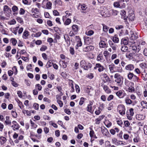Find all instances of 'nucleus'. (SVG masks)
<instances>
[{"instance_id": "obj_54", "label": "nucleus", "mask_w": 147, "mask_h": 147, "mask_svg": "<svg viewBox=\"0 0 147 147\" xmlns=\"http://www.w3.org/2000/svg\"><path fill=\"white\" fill-rule=\"evenodd\" d=\"M115 28L117 30H120L121 28H123V26L122 25H117L115 26Z\"/></svg>"}, {"instance_id": "obj_29", "label": "nucleus", "mask_w": 147, "mask_h": 147, "mask_svg": "<svg viewBox=\"0 0 147 147\" xmlns=\"http://www.w3.org/2000/svg\"><path fill=\"white\" fill-rule=\"evenodd\" d=\"M114 66V65L113 64H111L109 65L110 70L111 73H113L114 72L113 69Z\"/></svg>"}, {"instance_id": "obj_47", "label": "nucleus", "mask_w": 147, "mask_h": 147, "mask_svg": "<svg viewBox=\"0 0 147 147\" xmlns=\"http://www.w3.org/2000/svg\"><path fill=\"white\" fill-rule=\"evenodd\" d=\"M143 27L144 29L147 30V20H144V24Z\"/></svg>"}, {"instance_id": "obj_38", "label": "nucleus", "mask_w": 147, "mask_h": 147, "mask_svg": "<svg viewBox=\"0 0 147 147\" xmlns=\"http://www.w3.org/2000/svg\"><path fill=\"white\" fill-rule=\"evenodd\" d=\"M11 41L13 45H15L17 42V40L14 38H11Z\"/></svg>"}, {"instance_id": "obj_56", "label": "nucleus", "mask_w": 147, "mask_h": 147, "mask_svg": "<svg viewBox=\"0 0 147 147\" xmlns=\"http://www.w3.org/2000/svg\"><path fill=\"white\" fill-rule=\"evenodd\" d=\"M117 124L120 126H121L123 124V122L120 119H119V120L117 121Z\"/></svg>"}, {"instance_id": "obj_58", "label": "nucleus", "mask_w": 147, "mask_h": 147, "mask_svg": "<svg viewBox=\"0 0 147 147\" xmlns=\"http://www.w3.org/2000/svg\"><path fill=\"white\" fill-rule=\"evenodd\" d=\"M25 10L23 8H21L19 11V13L20 14L23 15L25 13Z\"/></svg>"}, {"instance_id": "obj_22", "label": "nucleus", "mask_w": 147, "mask_h": 147, "mask_svg": "<svg viewBox=\"0 0 147 147\" xmlns=\"http://www.w3.org/2000/svg\"><path fill=\"white\" fill-rule=\"evenodd\" d=\"M128 49V47L125 45L122 46L121 48V51L124 52H126Z\"/></svg>"}, {"instance_id": "obj_10", "label": "nucleus", "mask_w": 147, "mask_h": 147, "mask_svg": "<svg viewBox=\"0 0 147 147\" xmlns=\"http://www.w3.org/2000/svg\"><path fill=\"white\" fill-rule=\"evenodd\" d=\"M123 79V78L121 77L115 79V81L118 84V85L121 86L122 84Z\"/></svg>"}, {"instance_id": "obj_37", "label": "nucleus", "mask_w": 147, "mask_h": 147, "mask_svg": "<svg viewBox=\"0 0 147 147\" xmlns=\"http://www.w3.org/2000/svg\"><path fill=\"white\" fill-rule=\"evenodd\" d=\"M103 31L105 32H107L109 29L108 27L106 25H105L104 24H103Z\"/></svg>"}, {"instance_id": "obj_48", "label": "nucleus", "mask_w": 147, "mask_h": 147, "mask_svg": "<svg viewBox=\"0 0 147 147\" xmlns=\"http://www.w3.org/2000/svg\"><path fill=\"white\" fill-rule=\"evenodd\" d=\"M94 33V31L92 30H90L88 31L87 33V35L88 36H90L92 35Z\"/></svg>"}, {"instance_id": "obj_52", "label": "nucleus", "mask_w": 147, "mask_h": 147, "mask_svg": "<svg viewBox=\"0 0 147 147\" xmlns=\"http://www.w3.org/2000/svg\"><path fill=\"white\" fill-rule=\"evenodd\" d=\"M33 107L36 110H38L39 108V105L37 103H34L33 105Z\"/></svg>"}, {"instance_id": "obj_4", "label": "nucleus", "mask_w": 147, "mask_h": 147, "mask_svg": "<svg viewBox=\"0 0 147 147\" xmlns=\"http://www.w3.org/2000/svg\"><path fill=\"white\" fill-rule=\"evenodd\" d=\"M3 11L5 13L7 14L8 15H9V14L11 13V9L7 5L4 6L3 7Z\"/></svg>"}, {"instance_id": "obj_20", "label": "nucleus", "mask_w": 147, "mask_h": 147, "mask_svg": "<svg viewBox=\"0 0 147 147\" xmlns=\"http://www.w3.org/2000/svg\"><path fill=\"white\" fill-rule=\"evenodd\" d=\"M100 46L102 48H105L107 47V45L105 42L103 41H101L99 43Z\"/></svg>"}, {"instance_id": "obj_28", "label": "nucleus", "mask_w": 147, "mask_h": 147, "mask_svg": "<svg viewBox=\"0 0 147 147\" xmlns=\"http://www.w3.org/2000/svg\"><path fill=\"white\" fill-rule=\"evenodd\" d=\"M103 57L102 53H101L99 54L97 56V60L98 61H99L101 60Z\"/></svg>"}, {"instance_id": "obj_3", "label": "nucleus", "mask_w": 147, "mask_h": 147, "mask_svg": "<svg viewBox=\"0 0 147 147\" xmlns=\"http://www.w3.org/2000/svg\"><path fill=\"white\" fill-rule=\"evenodd\" d=\"M97 68H99L98 71L99 72H101L105 69L104 67L99 63L96 64V66L94 67V69H96Z\"/></svg>"}, {"instance_id": "obj_44", "label": "nucleus", "mask_w": 147, "mask_h": 147, "mask_svg": "<svg viewBox=\"0 0 147 147\" xmlns=\"http://www.w3.org/2000/svg\"><path fill=\"white\" fill-rule=\"evenodd\" d=\"M12 11L13 12H15L16 11H17L18 10V8L17 6L14 5L12 8Z\"/></svg>"}, {"instance_id": "obj_19", "label": "nucleus", "mask_w": 147, "mask_h": 147, "mask_svg": "<svg viewBox=\"0 0 147 147\" xmlns=\"http://www.w3.org/2000/svg\"><path fill=\"white\" fill-rule=\"evenodd\" d=\"M113 41L115 43L118 42L119 39L118 37V36L117 35H115L113 37Z\"/></svg>"}, {"instance_id": "obj_5", "label": "nucleus", "mask_w": 147, "mask_h": 147, "mask_svg": "<svg viewBox=\"0 0 147 147\" xmlns=\"http://www.w3.org/2000/svg\"><path fill=\"white\" fill-rule=\"evenodd\" d=\"M89 102V104L87 105L86 110L90 113H93V111L92 110V106L93 104V102L91 101H90Z\"/></svg>"}, {"instance_id": "obj_12", "label": "nucleus", "mask_w": 147, "mask_h": 147, "mask_svg": "<svg viewBox=\"0 0 147 147\" xmlns=\"http://www.w3.org/2000/svg\"><path fill=\"white\" fill-rule=\"evenodd\" d=\"M103 89L105 91V92L108 94L110 93L111 92V91L109 88L106 85H104L103 86Z\"/></svg>"}, {"instance_id": "obj_1", "label": "nucleus", "mask_w": 147, "mask_h": 147, "mask_svg": "<svg viewBox=\"0 0 147 147\" xmlns=\"http://www.w3.org/2000/svg\"><path fill=\"white\" fill-rule=\"evenodd\" d=\"M118 109L119 110V112L121 115H123L125 114V109L123 105L119 106L118 107Z\"/></svg>"}, {"instance_id": "obj_36", "label": "nucleus", "mask_w": 147, "mask_h": 147, "mask_svg": "<svg viewBox=\"0 0 147 147\" xmlns=\"http://www.w3.org/2000/svg\"><path fill=\"white\" fill-rule=\"evenodd\" d=\"M22 112L24 114L26 113L27 114V115L28 116H30L31 114V111H28V110H24L22 111Z\"/></svg>"}, {"instance_id": "obj_2", "label": "nucleus", "mask_w": 147, "mask_h": 147, "mask_svg": "<svg viewBox=\"0 0 147 147\" xmlns=\"http://www.w3.org/2000/svg\"><path fill=\"white\" fill-rule=\"evenodd\" d=\"M80 7H81V9L84 11H81L82 13H86V12L84 11L86 10L88 8V7L86 5L84 4L79 3L78 6V9Z\"/></svg>"}, {"instance_id": "obj_14", "label": "nucleus", "mask_w": 147, "mask_h": 147, "mask_svg": "<svg viewBox=\"0 0 147 147\" xmlns=\"http://www.w3.org/2000/svg\"><path fill=\"white\" fill-rule=\"evenodd\" d=\"M72 29L75 32H77L79 30L78 26L76 25H73L72 26Z\"/></svg>"}, {"instance_id": "obj_50", "label": "nucleus", "mask_w": 147, "mask_h": 147, "mask_svg": "<svg viewBox=\"0 0 147 147\" xmlns=\"http://www.w3.org/2000/svg\"><path fill=\"white\" fill-rule=\"evenodd\" d=\"M70 53L72 55H74V50L73 48L70 47L69 49Z\"/></svg>"}, {"instance_id": "obj_24", "label": "nucleus", "mask_w": 147, "mask_h": 147, "mask_svg": "<svg viewBox=\"0 0 147 147\" xmlns=\"http://www.w3.org/2000/svg\"><path fill=\"white\" fill-rule=\"evenodd\" d=\"M134 75L133 73L129 72L127 75L128 78L130 80L132 79Z\"/></svg>"}, {"instance_id": "obj_27", "label": "nucleus", "mask_w": 147, "mask_h": 147, "mask_svg": "<svg viewBox=\"0 0 147 147\" xmlns=\"http://www.w3.org/2000/svg\"><path fill=\"white\" fill-rule=\"evenodd\" d=\"M80 64L81 67H83L84 68V67L85 66L86 63L84 60H82L80 62Z\"/></svg>"}, {"instance_id": "obj_42", "label": "nucleus", "mask_w": 147, "mask_h": 147, "mask_svg": "<svg viewBox=\"0 0 147 147\" xmlns=\"http://www.w3.org/2000/svg\"><path fill=\"white\" fill-rule=\"evenodd\" d=\"M71 20L69 18L67 19L64 23V24L67 25H69L71 22Z\"/></svg>"}, {"instance_id": "obj_17", "label": "nucleus", "mask_w": 147, "mask_h": 147, "mask_svg": "<svg viewBox=\"0 0 147 147\" xmlns=\"http://www.w3.org/2000/svg\"><path fill=\"white\" fill-rule=\"evenodd\" d=\"M121 45L123 44L124 45L126 46L128 44L127 40L125 38H122L121 40Z\"/></svg>"}, {"instance_id": "obj_45", "label": "nucleus", "mask_w": 147, "mask_h": 147, "mask_svg": "<svg viewBox=\"0 0 147 147\" xmlns=\"http://www.w3.org/2000/svg\"><path fill=\"white\" fill-rule=\"evenodd\" d=\"M121 4L119 2H115L114 3V5L115 7H121V6L120 5Z\"/></svg>"}, {"instance_id": "obj_35", "label": "nucleus", "mask_w": 147, "mask_h": 147, "mask_svg": "<svg viewBox=\"0 0 147 147\" xmlns=\"http://www.w3.org/2000/svg\"><path fill=\"white\" fill-rule=\"evenodd\" d=\"M101 15L102 16L104 17H109L110 15L109 13H107L105 12H102L101 13Z\"/></svg>"}, {"instance_id": "obj_18", "label": "nucleus", "mask_w": 147, "mask_h": 147, "mask_svg": "<svg viewBox=\"0 0 147 147\" xmlns=\"http://www.w3.org/2000/svg\"><path fill=\"white\" fill-rule=\"evenodd\" d=\"M125 84L126 86H127L128 88L131 86L134 85V83L133 82L128 81H126L125 82Z\"/></svg>"}, {"instance_id": "obj_60", "label": "nucleus", "mask_w": 147, "mask_h": 147, "mask_svg": "<svg viewBox=\"0 0 147 147\" xmlns=\"http://www.w3.org/2000/svg\"><path fill=\"white\" fill-rule=\"evenodd\" d=\"M124 124L125 127H127L130 125V123L128 121H125L124 122Z\"/></svg>"}, {"instance_id": "obj_31", "label": "nucleus", "mask_w": 147, "mask_h": 147, "mask_svg": "<svg viewBox=\"0 0 147 147\" xmlns=\"http://www.w3.org/2000/svg\"><path fill=\"white\" fill-rule=\"evenodd\" d=\"M105 125L107 127L109 128L111 125L112 123L111 122L109 121H107L105 123Z\"/></svg>"}, {"instance_id": "obj_55", "label": "nucleus", "mask_w": 147, "mask_h": 147, "mask_svg": "<svg viewBox=\"0 0 147 147\" xmlns=\"http://www.w3.org/2000/svg\"><path fill=\"white\" fill-rule=\"evenodd\" d=\"M55 38L57 39H59L60 38L59 34H58L56 33L55 34H54Z\"/></svg>"}, {"instance_id": "obj_9", "label": "nucleus", "mask_w": 147, "mask_h": 147, "mask_svg": "<svg viewBox=\"0 0 147 147\" xmlns=\"http://www.w3.org/2000/svg\"><path fill=\"white\" fill-rule=\"evenodd\" d=\"M134 68V65L132 64H129L127 65L125 67V69L128 71H132Z\"/></svg>"}, {"instance_id": "obj_25", "label": "nucleus", "mask_w": 147, "mask_h": 147, "mask_svg": "<svg viewBox=\"0 0 147 147\" xmlns=\"http://www.w3.org/2000/svg\"><path fill=\"white\" fill-rule=\"evenodd\" d=\"M109 43L110 45L111 44V47L113 49V50H115L116 48V45L113 43H112V42L111 41H110Z\"/></svg>"}, {"instance_id": "obj_8", "label": "nucleus", "mask_w": 147, "mask_h": 147, "mask_svg": "<svg viewBox=\"0 0 147 147\" xmlns=\"http://www.w3.org/2000/svg\"><path fill=\"white\" fill-rule=\"evenodd\" d=\"M130 49L134 51L135 52H138L140 50L139 46L137 47L134 44H132L130 46Z\"/></svg>"}, {"instance_id": "obj_40", "label": "nucleus", "mask_w": 147, "mask_h": 147, "mask_svg": "<svg viewBox=\"0 0 147 147\" xmlns=\"http://www.w3.org/2000/svg\"><path fill=\"white\" fill-rule=\"evenodd\" d=\"M86 99L84 97H81L80 99V100L79 102V105H82L83 104L84 101V100Z\"/></svg>"}, {"instance_id": "obj_43", "label": "nucleus", "mask_w": 147, "mask_h": 147, "mask_svg": "<svg viewBox=\"0 0 147 147\" xmlns=\"http://www.w3.org/2000/svg\"><path fill=\"white\" fill-rule=\"evenodd\" d=\"M78 43L77 44L76 47V49H78L79 47H81L82 45V43L81 40L78 41Z\"/></svg>"}, {"instance_id": "obj_7", "label": "nucleus", "mask_w": 147, "mask_h": 147, "mask_svg": "<svg viewBox=\"0 0 147 147\" xmlns=\"http://www.w3.org/2000/svg\"><path fill=\"white\" fill-rule=\"evenodd\" d=\"M94 49V47L91 45H89L86 47H83V50L85 52L90 51L93 50Z\"/></svg>"}, {"instance_id": "obj_13", "label": "nucleus", "mask_w": 147, "mask_h": 147, "mask_svg": "<svg viewBox=\"0 0 147 147\" xmlns=\"http://www.w3.org/2000/svg\"><path fill=\"white\" fill-rule=\"evenodd\" d=\"M64 38L65 42L67 43V44H70V38L68 35L66 34L64 35Z\"/></svg>"}, {"instance_id": "obj_21", "label": "nucleus", "mask_w": 147, "mask_h": 147, "mask_svg": "<svg viewBox=\"0 0 147 147\" xmlns=\"http://www.w3.org/2000/svg\"><path fill=\"white\" fill-rule=\"evenodd\" d=\"M123 92L122 91L119 90L116 93V95L119 98H122L123 96L122 95Z\"/></svg>"}, {"instance_id": "obj_61", "label": "nucleus", "mask_w": 147, "mask_h": 147, "mask_svg": "<svg viewBox=\"0 0 147 147\" xmlns=\"http://www.w3.org/2000/svg\"><path fill=\"white\" fill-rule=\"evenodd\" d=\"M25 82L26 84L28 86H30V82L27 79H25Z\"/></svg>"}, {"instance_id": "obj_63", "label": "nucleus", "mask_w": 147, "mask_h": 147, "mask_svg": "<svg viewBox=\"0 0 147 147\" xmlns=\"http://www.w3.org/2000/svg\"><path fill=\"white\" fill-rule=\"evenodd\" d=\"M57 102L59 104V106L60 107H62L63 105V103L62 101H61L60 100H57Z\"/></svg>"}, {"instance_id": "obj_33", "label": "nucleus", "mask_w": 147, "mask_h": 147, "mask_svg": "<svg viewBox=\"0 0 147 147\" xmlns=\"http://www.w3.org/2000/svg\"><path fill=\"white\" fill-rule=\"evenodd\" d=\"M131 37L133 39H136L138 37V35L136 33H133L131 35Z\"/></svg>"}, {"instance_id": "obj_26", "label": "nucleus", "mask_w": 147, "mask_h": 147, "mask_svg": "<svg viewBox=\"0 0 147 147\" xmlns=\"http://www.w3.org/2000/svg\"><path fill=\"white\" fill-rule=\"evenodd\" d=\"M141 105L144 108L147 107V102L145 101H143L141 102Z\"/></svg>"}, {"instance_id": "obj_39", "label": "nucleus", "mask_w": 147, "mask_h": 147, "mask_svg": "<svg viewBox=\"0 0 147 147\" xmlns=\"http://www.w3.org/2000/svg\"><path fill=\"white\" fill-rule=\"evenodd\" d=\"M53 63L52 62V61H51L50 60L49 61L47 64V68H49L51 67L53 65Z\"/></svg>"}, {"instance_id": "obj_46", "label": "nucleus", "mask_w": 147, "mask_h": 147, "mask_svg": "<svg viewBox=\"0 0 147 147\" xmlns=\"http://www.w3.org/2000/svg\"><path fill=\"white\" fill-rule=\"evenodd\" d=\"M90 129L91 130L90 132V135L91 137H92L94 136V132L92 128H90Z\"/></svg>"}, {"instance_id": "obj_53", "label": "nucleus", "mask_w": 147, "mask_h": 147, "mask_svg": "<svg viewBox=\"0 0 147 147\" xmlns=\"http://www.w3.org/2000/svg\"><path fill=\"white\" fill-rule=\"evenodd\" d=\"M36 87H37V89L39 91L41 90L42 89V86L39 84H38L36 85Z\"/></svg>"}, {"instance_id": "obj_51", "label": "nucleus", "mask_w": 147, "mask_h": 147, "mask_svg": "<svg viewBox=\"0 0 147 147\" xmlns=\"http://www.w3.org/2000/svg\"><path fill=\"white\" fill-rule=\"evenodd\" d=\"M28 31H26V30H25L23 33V37H24V36H25V37L26 38L27 37L28 35Z\"/></svg>"}, {"instance_id": "obj_6", "label": "nucleus", "mask_w": 147, "mask_h": 147, "mask_svg": "<svg viewBox=\"0 0 147 147\" xmlns=\"http://www.w3.org/2000/svg\"><path fill=\"white\" fill-rule=\"evenodd\" d=\"M102 132L103 135L107 136H109V133L107 129L105 127L102 126L101 127Z\"/></svg>"}, {"instance_id": "obj_62", "label": "nucleus", "mask_w": 147, "mask_h": 147, "mask_svg": "<svg viewBox=\"0 0 147 147\" xmlns=\"http://www.w3.org/2000/svg\"><path fill=\"white\" fill-rule=\"evenodd\" d=\"M113 95H110L108 97V98H107V100L108 101H110L111 100H112V99H113Z\"/></svg>"}, {"instance_id": "obj_16", "label": "nucleus", "mask_w": 147, "mask_h": 147, "mask_svg": "<svg viewBox=\"0 0 147 147\" xmlns=\"http://www.w3.org/2000/svg\"><path fill=\"white\" fill-rule=\"evenodd\" d=\"M6 120L5 121V123L6 125H11V121L9 120V116H6L5 118Z\"/></svg>"}, {"instance_id": "obj_32", "label": "nucleus", "mask_w": 147, "mask_h": 147, "mask_svg": "<svg viewBox=\"0 0 147 147\" xmlns=\"http://www.w3.org/2000/svg\"><path fill=\"white\" fill-rule=\"evenodd\" d=\"M52 5V3L51 2H49L47 3L46 6L47 9H51V8Z\"/></svg>"}, {"instance_id": "obj_41", "label": "nucleus", "mask_w": 147, "mask_h": 147, "mask_svg": "<svg viewBox=\"0 0 147 147\" xmlns=\"http://www.w3.org/2000/svg\"><path fill=\"white\" fill-rule=\"evenodd\" d=\"M135 90L134 88L132 86H131L128 88V91L129 92H133Z\"/></svg>"}, {"instance_id": "obj_11", "label": "nucleus", "mask_w": 147, "mask_h": 147, "mask_svg": "<svg viewBox=\"0 0 147 147\" xmlns=\"http://www.w3.org/2000/svg\"><path fill=\"white\" fill-rule=\"evenodd\" d=\"M126 12L124 10H122L121 11L120 14L121 15V17L125 20L127 19V17L126 15Z\"/></svg>"}, {"instance_id": "obj_15", "label": "nucleus", "mask_w": 147, "mask_h": 147, "mask_svg": "<svg viewBox=\"0 0 147 147\" xmlns=\"http://www.w3.org/2000/svg\"><path fill=\"white\" fill-rule=\"evenodd\" d=\"M7 141L6 139L4 137L1 136L0 137V142L1 144H5Z\"/></svg>"}, {"instance_id": "obj_59", "label": "nucleus", "mask_w": 147, "mask_h": 147, "mask_svg": "<svg viewBox=\"0 0 147 147\" xmlns=\"http://www.w3.org/2000/svg\"><path fill=\"white\" fill-rule=\"evenodd\" d=\"M18 105L21 109H23L24 105L20 101L18 103Z\"/></svg>"}, {"instance_id": "obj_23", "label": "nucleus", "mask_w": 147, "mask_h": 147, "mask_svg": "<svg viewBox=\"0 0 147 147\" xmlns=\"http://www.w3.org/2000/svg\"><path fill=\"white\" fill-rule=\"evenodd\" d=\"M92 67L91 64L88 63L87 64H86L85 66L84 67V69L86 70H87L89 68H90Z\"/></svg>"}, {"instance_id": "obj_49", "label": "nucleus", "mask_w": 147, "mask_h": 147, "mask_svg": "<svg viewBox=\"0 0 147 147\" xmlns=\"http://www.w3.org/2000/svg\"><path fill=\"white\" fill-rule=\"evenodd\" d=\"M125 102L127 104H131L132 103V101L129 98H126L125 100Z\"/></svg>"}, {"instance_id": "obj_64", "label": "nucleus", "mask_w": 147, "mask_h": 147, "mask_svg": "<svg viewBox=\"0 0 147 147\" xmlns=\"http://www.w3.org/2000/svg\"><path fill=\"white\" fill-rule=\"evenodd\" d=\"M65 112L68 115H70L71 113V112L69 109H65Z\"/></svg>"}, {"instance_id": "obj_34", "label": "nucleus", "mask_w": 147, "mask_h": 147, "mask_svg": "<svg viewBox=\"0 0 147 147\" xmlns=\"http://www.w3.org/2000/svg\"><path fill=\"white\" fill-rule=\"evenodd\" d=\"M133 81L134 82H138L139 80V78L136 76L134 75L132 79Z\"/></svg>"}, {"instance_id": "obj_57", "label": "nucleus", "mask_w": 147, "mask_h": 147, "mask_svg": "<svg viewBox=\"0 0 147 147\" xmlns=\"http://www.w3.org/2000/svg\"><path fill=\"white\" fill-rule=\"evenodd\" d=\"M11 114L13 117L14 118H16L17 117V114L16 113L13 111H11Z\"/></svg>"}, {"instance_id": "obj_30", "label": "nucleus", "mask_w": 147, "mask_h": 147, "mask_svg": "<svg viewBox=\"0 0 147 147\" xmlns=\"http://www.w3.org/2000/svg\"><path fill=\"white\" fill-rule=\"evenodd\" d=\"M11 127L14 130H18L19 128V125L18 124L13 125L11 126Z\"/></svg>"}]
</instances>
